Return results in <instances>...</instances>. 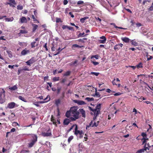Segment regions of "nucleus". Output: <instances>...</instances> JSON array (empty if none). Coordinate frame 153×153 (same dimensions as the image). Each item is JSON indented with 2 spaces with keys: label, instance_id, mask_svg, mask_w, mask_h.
I'll list each match as a JSON object with an SVG mask.
<instances>
[{
  "label": "nucleus",
  "instance_id": "37",
  "mask_svg": "<svg viewBox=\"0 0 153 153\" xmlns=\"http://www.w3.org/2000/svg\"><path fill=\"white\" fill-rule=\"evenodd\" d=\"M85 100H87L88 102L93 101L94 99L93 98L86 97L85 98Z\"/></svg>",
  "mask_w": 153,
  "mask_h": 153
},
{
  "label": "nucleus",
  "instance_id": "58",
  "mask_svg": "<svg viewBox=\"0 0 153 153\" xmlns=\"http://www.w3.org/2000/svg\"><path fill=\"white\" fill-rule=\"evenodd\" d=\"M146 99L145 98L143 97H141L139 99V100L140 101H141L142 100H145Z\"/></svg>",
  "mask_w": 153,
  "mask_h": 153
},
{
  "label": "nucleus",
  "instance_id": "38",
  "mask_svg": "<svg viewBox=\"0 0 153 153\" xmlns=\"http://www.w3.org/2000/svg\"><path fill=\"white\" fill-rule=\"evenodd\" d=\"M63 49L64 48L61 49L60 48H58L57 50L58 52H57V53L54 54V55L56 56V55H58V54H59L60 53V52H61Z\"/></svg>",
  "mask_w": 153,
  "mask_h": 153
},
{
  "label": "nucleus",
  "instance_id": "26",
  "mask_svg": "<svg viewBox=\"0 0 153 153\" xmlns=\"http://www.w3.org/2000/svg\"><path fill=\"white\" fill-rule=\"evenodd\" d=\"M14 20V18L12 17L10 18H6L5 19V21L6 22H12Z\"/></svg>",
  "mask_w": 153,
  "mask_h": 153
},
{
  "label": "nucleus",
  "instance_id": "11",
  "mask_svg": "<svg viewBox=\"0 0 153 153\" xmlns=\"http://www.w3.org/2000/svg\"><path fill=\"white\" fill-rule=\"evenodd\" d=\"M30 52V51L29 50H27L26 48H25L21 51V54L22 55L25 56L29 53Z\"/></svg>",
  "mask_w": 153,
  "mask_h": 153
},
{
  "label": "nucleus",
  "instance_id": "12",
  "mask_svg": "<svg viewBox=\"0 0 153 153\" xmlns=\"http://www.w3.org/2000/svg\"><path fill=\"white\" fill-rule=\"evenodd\" d=\"M123 46V45L122 43L117 44L114 46V49L115 50H118L120 48H122Z\"/></svg>",
  "mask_w": 153,
  "mask_h": 153
},
{
  "label": "nucleus",
  "instance_id": "10",
  "mask_svg": "<svg viewBox=\"0 0 153 153\" xmlns=\"http://www.w3.org/2000/svg\"><path fill=\"white\" fill-rule=\"evenodd\" d=\"M51 120L53 123V124L55 125L56 126V123H57V121L58 124L60 123V121L58 120H56L55 119H54V117L52 115L51 117Z\"/></svg>",
  "mask_w": 153,
  "mask_h": 153
},
{
  "label": "nucleus",
  "instance_id": "32",
  "mask_svg": "<svg viewBox=\"0 0 153 153\" xmlns=\"http://www.w3.org/2000/svg\"><path fill=\"white\" fill-rule=\"evenodd\" d=\"M19 99L22 101L25 102H27V101L24 98V97H22L21 96H19L18 97Z\"/></svg>",
  "mask_w": 153,
  "mask_h": 153
},
{
  "label": "nucleus",
  "instance_id": "21",
  "mask_svg": "<svg viewBox=\"0 0 153 153\" xmlns=\"http://www.w3.org/2000/svg\"><path fill=\"white\" fill-rule=\"evenodd\" d=\"M70 120L68 119H65L64 121V124L65 125H68L70 123Z\"/></svg>",
  "mask_w": 153,
  "mask_h": 153
},
{
  "label": "nucleus",
  "instance_id": "17",
  "mask_svg": "<svg viewBox=\"0 0 153 153\" xmlns=\"http://www.w3.org/2000/svg\"><path fill=\"white\" fill-rule=\"evenodd\" d=\"M146 145H145L144 149H143L138 150L136 153H141L142 152H144V151L146 150L147 148H148V147H146Z\"/></svg>",
  "mask_w": 153,
  "mask_h": 153
},
{
  "label": "nucleus",
  "instance_id": "3",
  "mask_svg": "<svg viewBox=\"0 0 153 153\" xmlns=\"http://www.w3.org/2000/svg\"><path fill=\"white\" fill-rule=\"evenodd\" d=\"M74 134L78 138H81L83 137L84 134L82 130L79 131L78 130V126L76 125V127L75 128Z\"/></svg>",
  "mask_w": 153,
  "mask_h": 153
},
{
  "label": "nucleus",
  "instance_id": "20",
  "mask_svg": "<svg viewBox=\"0 0 153 153\" xmlns=\"http://www.w3.org/2000/svg\"><path fill=\"white\" fill-rule=\"evenodd\" d=\"M121 39L123 41L126 43H128L131 40L128 38L126 37L122 38H121Z\"/></svg>",
  "mask_w": 153,
  "mask_h": 153
},
{
  "label": "nucleus",
  "instance_id": "41",
  "mask_svg": "<svg viewBox=\"0 0 153 153\" xmlns=\"http://www.w3.org/2000/svg\"><path fill=\"white\" fill-rule=\"evenodd\" d=\"M59 77H55L53 78V80L54 81H58L59 80Z\"/></svg>",
  "mask_w": 153,
  "mask_h": 153
},
{
  "label": "nucleus",
  "instance_id": "25",
  "mask_svg": "<svg viewBox=\"0 0 153 153\" xmlns=\"http://www.w3.org/2000/svg\"><path fill=\"white\" fill-rule=\"evenodd\" d=\"M71 108H70V111H68L65 114V116L68 118L69 117H71Z\"/></svg>",
  "mask_w": 153,
  "mask_h": 153
},
{
  "label": "nucleus",
  "instance_id": "56",
  "mask_svg": "<svg viewBox=\"0 0 153 153\" xmlns=\"http://www.w3.org/2000/svg\"><path fill=\"white\" fill-rule=\"evenodd\" d=\"M141 135L143 137V138L146 137V134L144 132H142L141 134Z\"/></svg>",
  "mask_w": 153,
  "mask_h": 153
},
{
  "label": "nucleus",
  "instance_id": "48",
  "mask_svg": "<svg viewBox=\"0 0 153 153\" xmlns=\"http://www.w3.org/2000/svg\"><path fill=\"white\" fill-rule=\"evenodd\" d=\"M84 3V2L82 1H79L77 2V4L78 5H80Z\"/></svg>",
  "mask_w": 153,
  "mask_h": 153
},
{
  "label": "nucleus",
  "instance_id": "1",
  "mask_svg": "<svg viewBox=\"0 0 153 153\" xmlns=\"http://www.w3.org/2000/svg\"><path fill=\"white\" fill-rule=\"evenodd\" d=\"M71 117L70 119L72 121H75L79 118V112L77 111V107L74 106L71 108Z\"/></svg>",
  "mask_w": 153,
  "mask_h": 153
},
{
  "label": "nucleus",
  "instance_id": "43",
  "mask_svg": "<svg viewBox=\"0 0 153 153\" xmlns=\"http://www.w3.org/2000/svg\"><path fill=\"white\" fill-rule=\"evenodd\" d=\"M71 72L69 71H68L66 72L64 74V76H68L70 74Z\"/></svg>",
  "mask_w": 153,
  "mask_h": 153
},
{
  "label": "nucleus",
  "instance_id": "50",
  "mask_svg": "<svg viewBox=\"0 0 153 153\" xmlns=\"http://www.w3.org/2000/svg\"><path fill=\"white\" fill-rule=\"evenodd\" d=\"M32 17L34 21H37L38 23H39V22L36 19L33 15L32 16Z\"/></svg>",
  "mask_w": 153,
  "mask_h": 153
},
{
  "label": "nucleus",
  "instance_id": "40",
  "mask_svg": "<svg viewBox=\"0 0 153 153\" xmlns=\"http://www.w3.org/2000/svg\"><path fill=\"white\" fill-rule=\"evenodd\" d=\"M7 54H8L10 58H11L12 57V53H11V51H7Z\"/></svg>",
  "mask_w": 153,
  "mask_h": 153
},
{
  "label": "nucleus",
  "instance_id": "15",
  "mask_svg": "<svg viewBox=\"0 0 153 153\" xmlns=\"http://www.w3.org/2000/svg\"><path fill=\"white\" fill-rule=\"evenodd\" d=\"M146 145V147H148L147 149L148 150H152L151 152L153 153V144L150 145L149 143H148L147 144H145V145Z\"/></svg>",
  "mask_w": 153,
  "mask_h": 153
},
{
  "label": "nucleus",
  "instance_id": "31",
  "mask_svg": "<svg viewBox=\"0 0 153 153\" xmlns=\"http://www.w3.org/2000/svg\"><path fill=\"white\" fill-rule=\"evenodd\" d=\"M31 47L33 48L36 46L37 45V44L36 43V42L35 41L31 42Z\"/></svg>",
  "mask_w": 153,
  "mask_h": 153
},
{
  "label": "nucleus",
  "instance_id": "46",
  "mask_svg": "<svg viewBox=\"0 0 153 153\" xmlns=\"http://www.w3.org/2000/svg\"><path fill=\"white\" fill-rule=\"evenodd\" d=\"M88 17H85L84 18H82L80 19V22L82 23H83L84 22L85 20Z\"/></svg>",
  "mask_w": 153,
  "mask_h": 153
},
{
  "label": "nucleus",
  "instance_id": "27",
  "mask_svg": "<svg viewBox=\"0 0 153 153\" xmlns=\"http://www.w3.org/2000/svg\"><path fill=\"white\" fill-rule=\"evenodd\" d=\"M110 24L111 25H113L114 26V27H115L116 28H119L120 29H126V28H123L121 27H117L116 25L114 23H111Z\"/></svg>",
  "mask_w": 153,
  "mask_h": 153
},
{
  "label": "nucleus",
  "instance_id": "60",
  "mask_svg": "<svg viewBox=\"0 0 153 153\" xmlns=\"http://www.w3.org/2000/svg\"><path fill=\"white\" fill-rule=\"evenodd\" d=\"M13 126H19V124L16 122H14L13 123Z\"/></svg>",
  "mask_w": 153,
  "mask_h": 153
},
{
  "label": "nucleus",
  "instance_id": "52",
  "mask_svg": "<svg viewBox=\"0 0 153 153\" xmlns=\"http://www.w3.org/2000/svg\"><path fill=\"white\" fill-rule=\"evenodd\" d=\"M8 4L9 5L10 7H15V5L13 4V3H11L10 2H9V3H8Z\"/></svg>",
  "mask_w": 153,
  "mask_h": 153
},
{
  "label": "nucleus",
  "instance_id": "24",
  "mask_svg": "<svg viewBox=\"0 0 153 153\" xmlns=\"http://www.w3.org/2000/svg\"><path fill=\"white\" fill-rule=\"evenodd\" d=\"M77 60H76L70 63V65L71 66H74L75 67L77 66Z\"/></svg>",
  "mask_w": 153,
  "mask_h": 153
},
{
  "label": "nucleus",
  "instance_id": "47",
  "mask_svg": "<svg viewBox=\"0 0 153 153\" xmlns=\"http://www.w3.org/2000/svg\"><path fill=\"white\" fill-rule=\"evenodd\" d=\"M73 136H71L69 137L68 139V141L69 143L73 139Z\"/></svg>",
  "mask_w": 153,
  "mask_h": 153
},
{
  "label": "nucleus",
  "instance_id": "63",
  "mask_svg": "<svg viewBox=\"0 0 153 153\" xmlns=\"http://www.w3.org/2000/svg\"><path fill=\"white\" fill-rule=\"evenodd\" d=\"M121 94V93H120V92H118V93H116L115 94H114V95L115 96H117L120 95Z\"/></svg>",
  "mask_w": 153,
  "mask_h": 153
},
{
  "label": "nucleus",
  "instance_id": "13",
  "mask_svg": "<svg viewBox=\"0 0 153 153\" xmlns=\"http://www.w3.org/2000/svg\"><path fill=\"white\" fill-rule=\"evenodd\" d=\"M74 102L77 104L78 105H85L86 103L84 101L80 100H74Z\"/></svg>",
  "mask_w": 153,
  "mask_h": 153
},
{
  "label": "nucleus",
  "instance_id": "44",
  "mask_svg": "<svg viewBox=\"0 0 153 153\" xmlns=\"http://www.w3.org/2000/svg\"><path fill=\"white\" fill-rule=\"evenodd\" d=\"M2 151L3 153H9L7 150L6 149L4 148H3Z\"/></svg>",
  "mask_w": 153,
  "mask_h": 153
},
{
  "label": "nucleus",
  "instance_id": "22",
  "mask_svg": "<svg viewBox=\"0 0 153 153\" xmlns=\"http://www.w3.org/2000/svg\"><path fill=\"white\" fill-rule=\"evenodd\" d=\"M130 42L132 45H133L134 46H136L138 45V43L137 42H136L135 40V39L131 40Z\"/></svg>",
  "mask_w": 153,
  "mask_h": 153
},
{
  "label": "nucleus",
  "instance_id": "28",
  "mask_svg": "<svg viewBox=\"0 0 153 153\" xmlns=\"http://www.w3.org/2000/svg\"><path fill=\"white\" fill-rule=\"evenodd\" d=\"M32 25L33 26V31L34 32L37 28L38 26L37 25L35 24H33Z\"/></svg>",
  "mask_w": 153,
  "mask_h": 153
},
{
  "label": "nucleus",
  "instance_id": "8",
  "mask_svg": "<svg viewBox=\"0 0 153 153\" xmlns=\"http://www.w3.org/2000/svg\"><path fill=\"white\" fill-rule=\"evenodd\" d=\"M36 61V60L34 57H33L30 59L26 62L27 64L29 66H30L31 64L34 63Z\"/></svg>",
  "mask_w": 153,
  "mask_h": 153
},
{
  "label": "nucleus",
  "instance_id": "14",
  "mask_svg": "<svg viewBox=\"0 0 153 153\" xmlns=\"http://www.w3.org/2000/svg\"><path fill=\"white\" fill-rule=\"evenodd\" d=\"M27 19L25 17H22L20 18L19 21V22L21 23H27Z\"/></svg>",
  "mask_w": 153,
  "mask_h": 153
},
{
  "label": "nucleus",
  "instance_id": "19",
  "mask_svg": "<svg viewBox=\"0 0 153 153\" xmlns=\"http://www.w3.org/2000/svg\"><path fill=\"white\" fill-rule=\"evenodd\" d=\"M62 28L63 29H67L71 30H73V28L72 27H69L67 25H63L62 26Z\"/></svg>",
  "mask_w": 153,
  "mask_h": 153
},
{
  "label": "nucleus",
  "instance_id": "49",
  "mask_svg": "<svg viewBox=\"0 0 153 153\" xmlns=\"http://www.w3.org/2000/svg\"><path fill=\"white\" fill-rule=\"evenodd\" d=\"M17 9L18 10H22L23 9V7L22 6L19 5L17 6Z\"/></svg>",
  "mask_w": 153,
  "mask_h": 153
},
{
  "label": "nucleus",
  "instance_id": "16",
  "mask_svg": "<svg viewBox=\"0 0 153 153\" xmlns=\"http://www.w3.org/2000/svg\"><path fill=\"white\" fill-rule=\"evenodd\" d=\"M16 104L14 102H11L8 104V107L9 108H13L15 106Z\"/></svg>",
  "mask_w": 153,
  "mask_h": 153
},
{
  "label": "nucleus",
  "instance_id": "2",
  "mask_svg": "<svg viewBox=\"0 0 153 153\" xmlns=\"http://www.w3.org/2000/svg\"><path fill=\"white\" fill-rule=\"evenodd\" d=\"M31 139L30 140V142L28 144V147L29 148L32 147L37 141V136L34 134H31Z\"/></svg>",
  "mask_w": 153,
  "mask_h": 153
},
{
  "label": "nucleus",
  "instance_id": "55",
  "mask_svg": "<svg viewBox=\"0 0 153 153\" xmlns=\"http://www.w3.org/2000/svg\"><path fill=\"white\" fill-rule=\"evenodd\" d=\"M146 140H148V139H146L145 138H143L142 140H143V143H142V145L143 144H144V143H145L146 142Z\"/></svg>",
  "mask_w": 153,
  "mask_h": 153
},
{
  "label": "nucleus",
  "instance_id": "61",
  "mask_svg": "<svg viewBox=\"0 0 153 153\" xmlns=\"http://www.w3.org/2000/svg\"><path fill=\"white\" fill-rule=\"evenodd\" d=\"M79 153H87L86 151H82V150H79Z\"/></svg>",
  "mask_w": 153,
  "mask_h": 153
},
{
  "label": "nucleus",
  "instance_id": "36",
  "mask_svg": "<svg viewBox=\"0 0 153 153\" xmlns=\"http://www.w3.org/2000/svg\"><path fill=\"white\" fill-rule=\"evenodd\" d=\"M146 56L148 57L147 58V61H149L153 58L152 56H151L150 55H148V53H147V54L146 55Z\"/></svg>",
  "mask_w": 153,
  "mask_h": 153
},
{
  "label": "nucleus",
  "instance_id": "33",
  "mask_svg": "<svg viewBox=\"0 0 153 153\" xmlns=\"http://www.w3.org/2000/svg\"><path fill=\"white\" fill-rule=\"evenodd\" d=\"M104 46H105V45H100L99 46H98V48L99 50H100L101 49V48H104L106 49H108L109 48H105Z\"/></svg>",
  "mask_w": 153,
  "mask_h": 153
},
{
  "label": "nucleus",
  "instance_id": "42",
  "mask_svg": "<svg viewBox=\"0 0 153 153\" xmlns=\"http://www.w3.org/2000/svg\"><path fill=\"white\" fill-rule=\"evenodd\" d=\"M81 46H80L77 44H74L72 45V47L74 48H81Z\"/></svg>",
  "mask_w": 153,
  "mask_h": 153
},
{
  "label": "nucleus",
  "instance_id": "59",
  "mask_svg": "<svg viewBox=\"0 0 153 153\" xmlns=\"http://www.w3.org/2000/svg\"><path fill=\"white\" fill-rule=\"evenodd\" d=\"M76 124L72 126H71V127L68 130V131L69 132L70 131H71V130H72L73 129V128H74V126H76Z\"/></svg>",
  "mask_w": 153,
  "mask_h": 153
},
{
  "label": "nucleus",
  "instance_id": "29",
  "mask_svg": "<svg viewBox=\"0 0 153 153\" xmlns=\"http://www.w3.org/2000/svg\"><path fill=\"white\" fill-rule=\"evenodd\" d=\"M19 44L20 46L22 47H26L27 46V44L26 42H19Z\"/></svg>",
  "mask_w": 153,
  "mask_h": 153
},
{
  "label": "nucleus",
  "instance_id": "39",
  "mask_svg": "<svg viewBox=\"0 0 153 153\" xmlns=\"http://www.w3.org/2000/svg\"><path fill=\"white\" fill-rule=\"evenodd\" d=\"M29 151L27 150H22L20 153H29Z\"/></svg>",
  "mask_w": 153,
  "mask_h": 153
},
{
  "label": "nucleus",
  "instance_id": "6",
  "mask_svg": "<svg viewBox=\"0 0 153 153\" xmlns=\"http://www.w3.org/2000/svg\"><path fill=\"white\" fill-rule=\"evenodd\" d=\"M96 125V122L94 120L92 121L88 125H87L86 128L87 130H89L91 127H93Z\"/></svg>",
  "mask_w": 153,
  "mask_h": 153
},
{
  "label": "nucleus",
  "instance_id": "34",
  "mask_svg": "<svg viewBox=\"0 0 153 153\" xmlns=\"http://www.w3.org/2000/svg\"><path fill=\"white\" fill-rule=\"evenodd\" d=\"M137 68H143V64L141 62L139 63L138 65H137Z\"/></svg>",
  "mask_w": 153,
  "mask_h": 153
},
{
  "label": "nucleus",
  "instance_id": "9",
  "mask_svg": "<svg viewBox=\"0 0 153 153\" xmlns=\"http://www.w3.org/2000/svg\"><path fill=\"white\" fill-rule=\"evenodd\" d=\"M100 39L98 40V42L99 43L104 44L105 42L106 41V39L104 36H102L100 37Z\"/></svg>",
  "mask_w": 153,
  "mask_h": 153
},
{
  "label": "nucleus",
  "instance_id": "51",
  "mask_svg": "<svg viewBox=\"0 0 153 153\" xmlns=\"http://www.w3.org/2000/svg\"><path fill=\"white\" fill-rule=\"evenodd\" d=\"M46 102H47V101H45V100H43V101H39L38 102H37V103L42 104L45 103Z\"/></svg>",
  "mask_w": 153,
  "mask_h": 153
},
{
  "label": "nucleus",
  "instance_id": "57",
  "mask_svg": "<svg viewBox=\"0 0 153 153\" xmlns=\"http://www.w3.org/2000/svg\"><path fill=\"white\" fill-rule=\"evenodd\" d=\"M96 21H97V22H99L100 24H101V22L102 21V20L99 17H98L97 18H96Z\"/></svg>",
  "mask_w": 153,
  "mask_h": 153
},
{
  "label": "nucleus",
  "instance_id": "30",
  "mask_svg": "<svg viewBox=\"0 0 153 153\" xmlns=\"http://www.w3.org/2000/svg\"><path fill=\"white\" fill-rule=\"evenodd\" d=\"M17 88L16 85H15L13 86L10 87L9 89L12 91H15Z\"/></svg>",
  "mask_w": 153,
  "mask_h": 153
},
{
  "label": "nucleus",
  "instance_id": "45",
  "mask_svg": "<svg viewBox=\"0 0 153 153\" xmlns=\"http://www.w3.org/2000/svg\"><path fill=\"white\" fill-rule=\"evenodd\" d=\"M50 100V98L49 96L48 97V95L47 96V97L44 99V100L45 101H47V102L49 101Z\"/></svg>",
  "mask_w": 153,
  "mask_h": 153
},
{
  "label": "nucleus",
  "instance_id": "18",
  "mask_svg": "<svg viewBox=\"0 0 153 153\" xmlns=\"http://www.w3.org/2000/svg\"><path fill=\"white\" fill-rule=\"evenodd\" d=\"M79 111L81 114L82 115V117H85V111L82 108H80L79 110Z\"/></svg>",
  "mask_w": 153,
  "mask_h": 153
},
{
  "label": "nucleus",
  "instance_id": "53",
  "mask_svg": "<svg viewBox=\"0 0 153 153\" xmlns=\"http://www.w3.org/2000/svg\"><path fill=\"white\" fill-rule=\"evenodd\" d=\"M10 2L14 5L16 4V2L15 0H10Z\"/></svg>",
  "mask_w": 153,
  "mask_h": 153
},
{
  "label": "nucleus",
  "instance_id": "35",
  "mask_svg": "<svg viewBox=\"0 0 153 153\" xmlns=\"http://www.w3.org/2000/svg\"><path fill=\"white\" fill-rule=\"evenodd\" d=\"M27 33V31L24 30H21L20 33H19V35H21V34L26 33Z\"/></svg>",
  "mask_w": 153,
  "mask_h": 153
},
{
  "label": "nucleus",
  "instance_id": "62",
  "mask_svg": "<svg viewBox=\"0 0 153 153\" xmlns=\"http://www.w3.org/2000/svg\"><path fill=\"white\" fill-rule=\"evenodd\" d=\"M68 1L67 0H64L63 1V4L64 5H66L68 3Z\"/></svg>",
  "mask_w": 153,
  "mask_h": 153
},
{
  "label": "nucleus",
  "instance_id": "64",
  "mask_svg": "<svg viewBox=\"0 0 153 153\" xmlns=\"http://www.w3.org/2000/svg\"><path fill=\"white\" fill-rule=\"evenodd\" d=\"M56 22L57 23L59 22H61V19L60 18H56Z\"/></svg>",
  "mask_w": 153,
  "mask_h": 153
},
{
  "label": "nucleus",
  "instance_id": "5",
  "mask_svg": "<svg viewBox=\"0 0 153 153\" xmlns=\"http://www.w3.org/2000/svg\"><path fill=\"white\" fill-rule=\"evenodd\" d=\"M42 135L43 137H48L52 135L51 131L50 128L46 129V132H42Z\"/></svg>",
  "mask_w": 153,
  "mask_h": 153
},
{
  "label": "nucleus",
  "instance_id": "54",
  "mask_svg": "<svg viewBox=\"0 0 153 153\" xmlns=\"http://www.w3.org/2000/svg\"><path fill=\"white\" fill-rule=\"evenodd\" d=\"M60 102V101L59 100H57L55 101V104L57 105L59 104Z\"/></svg>",
  "mask_w": 153,
  "mask_h": 153
},
{
  "label": "nucleus",
  "instance_id": "4",
  "mask_svg": "<svg viewBox=\"0 0 153 153\" xmlns=\"http://www.w3.org/2000/svg\"><path fill=\"white\" fill-rule=\"evenodd\" d=\"M5 91L2 88H0V103H3L5 101Z\"/></svg>",
  "mask_w": 153,
  "mask_h": 153
},
{
  "label": "nucleus",
  "instance_id": "23",
  "mask_svg": "<svg viewBox=\"0 0 153 153\" xmlns=\"http://www.w3.org/2000/svg\"><path fill=\"white\" fill-rule=\"evenodd\" d=\"M89 109L93 111V113L94 114V119H95L96 118V116H95V113H96V109L95 108H92L91 107L89 106L88 107Z\"/></svg>",
  "mask_w": 153,
  "mask_h": 153
},
{
  "label": "nucleus",
  "instance_id": "7",
  "mask_svg": "<svg viewBox=\"0 0 153 153\" xmlns=\"http://www.w3.org/2000/svg\"><path fill=\"white\" fill-rule=\"evenodd\" d=\"M101 105V104L98 103L96 105V117L98 115L101 114L100 110Z\"/></svg>",
  "mask_w": 153,
  "mask_h": 153
}]
</instances>
